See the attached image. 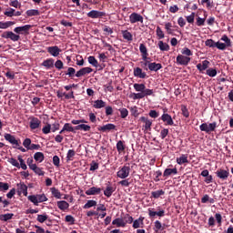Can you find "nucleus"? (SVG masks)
Segmentation results:
<instances>
[{
    "label": "nucleus",
    "instance_id": "7ed1b4c3",
    "mask_svg": "<svg viewBox=\"0 0 233 233\" xmlns=\"http://www.w3.org/2000/svg\"><path fill=\"white\" fill-rule=\"evenodd\" d=\"M117 177L120 179H127L130 176V167L124 166L116 173Z\"/></svg>",
    "mask_w": 233,
    "mask_h": 233
},
{
    "label": "nucleus",
    "instance_id": "58836bf2",
    "mask_svg": "<svg viewBox=\"0 0 233 233\" xmlns=\"http://www.w3.org/2000/svg\"><path fill=\"white\" fill-rule=\"evenodd\" d=\"M161 196H165V191L163 189L151 192V198H154L155 199L161 198Z\"/></svg>",
    "mask_w": 233,
    "mask_h": 233
},
{
    "label": "nucleus",
    "instance_id": "338daca9",
    "mask_svg": "<svg viewBox=\"0 0 233 233\" xmlns=\"http://www.w3.org/2000/svg\"><path fill=\"white\" fill-rule=\"evenodd\" d=\"M14 13H15V9L9 8L4 13V15H6L7 17H14Z\"/></svg>",
    "mask_w": 233,
    "mask_h": 233
},
{
    "label": "nucleus",
    "instance_id": "680f3d73",
    "mask_svg": "<svg viewBox=\"0 0 233 233\" xmlns=\"http://www.w3.org/2000/svg\"><path fill=\"white\" fill-rule=\"evenodd\" d=\"M154 94V90L152 89H147V87L143 90V92L141 93V95L143 96V97H147V96H152Z\"/></svg>",
    "mask_w": 233,
    "mask_h": 233
},
{
    "label": "nucleus",
    "instance_id": "2eb2a0df",
    "mask_svg": "<svg viewBox=\"0 0 233 233\" xmlns=\"http://www.w3.org/2000/svg\"><path fill=\"white\" fill-rule=\"evenodd\" d=\"M92 72H94V69L91 67H83L76 72V77H83V76H86V74H92Z\"/></svg>",
    "mask_w": 233,
    "mask_h": 233
},
{
    "label": "nucleus",
    "instance_id": "ea45409f",
    "mask_svg": "<svg viewBox=\"0 0 233 233\" xmlns=\"http://www.w3.org/2000/svg\"><path fill=\"white\" fill-rule=\"evenodd\" d=\"M92 207H97V201L96 200H87V202L83 206V208L86 210L92 208Z\"/></svg>",
    "mask_w": 233,
    "mask_h": 233
},
{
    "label": "nucleus",
    "instance_id": "5fc2aeb1",
    "mask_svg": "<svg viewBox=\"0 0 233 233\" xmlns=\"http://www.w3.org/2000/svg\"><path fill=\"white\" fill-rule=\"evenodd\" d=\"M38 203H45V201H48V198H46V195L41 194L36 195Z\"/></svg>",
    "mask_w": 233,
    "mask_h": 233
},
{
    "label": "nucleus",
    "instance_id": "864d4df0",
    "mask_svg": "<svg viewBox=\"0 0 233 233\" xmlns=\"http://www.w3.org/2000/svg\"><path fill=\"white\" fill-rule=\"evenodd\" d=\"M122 219L124 220L126 225L127 223H128L129 225L134 223V218H132V216H130L129 214H126Z\"/></svg>",
    "mask_w": 233,
    "mask_h": 233
},
{
    "label": "nucleus",
    "instance_id": "72a5a7b5",
    "mask_svg": "<svg viewBox=\"0 0 233 233\" xmlns=\"http://www.w3.org/2000/svg\"><path fill=\"white\" fill-rule=\"evenodd\" d=\"M14 25H15V22H0V29L6 30V28H10V26H14Z\"/></svg>",
    "mask_w": 233,
    "mask_h": 233
},
{
    "label": "nucleus",
    "instance_id": "6e6552de",
    "mask_svg": "<svg viewBox=\"0 0 233 233\" xmlns=\"http://www.w3.org/2000/svg\"><path fill=\"white\" fill-rule=\"evenodd\" d=\"M190 61H191L190 56H186L185 55H178L177 56V64L182 66H187Z\"/></svg>",
    "mask_w": 233,
    "mask_h": 233
},
{
    "label": "nucleus",
    "instance_id": "37998d69",
    "mask_svg": "<svg viewBox=\"0 0 233 233\" xmlns=\"http://www.w3.org/2000/svg\"><path fill=\"white\" fill-rule=\"evenodd\" d=\"M144 219V218H139L138 219L133 220V228H140Z\"/></svg>",
    "mask_w": 233,
    "mask_h": 233
},
{
    "label": "nucleus",
    "instance_id": "f8f14e48",
    "mask_svg": "<svg viewBox=\"0 0 233 233\" xmlns=\"http://www.w3.org/2000/svg\"><path fill=\"white\" fill-rule=\"evenodd\" d=\"M5 141H8V143H10L11 145H15V147H20L21 142L17 139H15V137L6 133L4 136Z\"/></svg>",
    "mask_w": 233,
    "mask_h": 233
},
{
    "label": "nucleus",
    "instance_id": "4468645a",
    "mask_svg": "<svg viewBox=\"0 0 233 233\" xmlns=\"http://www.w3.org/2000/svg\"><path fill=\"white\" fill-rule=\"evenodd\" d=\"M29 127L31 130H36V128H39L41 127V120H39V118L37 117H31Z\"/></svg>",
    "mask_w": 233,
    "mask_h": 233
},
{
    "label": "nucleus",
    "instance_id": "aec40b11",
    "mask_svg": "<svg viewBox=\"0 0 233 233\" xmlns=\"http://www.w3.org/2000/svg\"><path fill=\"white\" fill-rule=\"evenodd\" d=\"M110 130H116V125L114 124H106L105 126L99 127V132H110Z\"/></svg>",
    "mask_w": 233,
    "mask_h": 233
},
{
    "label": "nucleus",
    "instance_id": "052dcab7",
    "mask_svg": "<svg viewBox=\"0 0 233 233\" xmlns=\"http://www.w3.org/2000/svg\"><path fill=\"white\" fill-rule=\"evenodd\" d=\"M46 219H48V215H46V214H45V215H37L36 220L39 223H45V221H46Z\"/></svg>",
    "mask_w": 233,
    "mask_h": 233
},
{
    "label": "nucleus",
    "instance_id": "79ce46f5",
    "mask_svg": "<svg viewBox=\"0 0 233 233\" xmlns=\"http://www.w3.org/2000/svg\"><path fill=\"white\" fill-rule=\"evenodd\" d=\"M87 61L89 65H92V66H95V68H97V66H99V62H97V59H96V56L87 57Z\"/></svg>",
    "mask_w": 233,
    "mask_h": 233
},
{
    "label": "nucleus",
    "instance_id": "3c124183",
    "mask_svg": "<svg viewBox=\"0 0 233 233\" xmlns=\"http://www.w3.org/2000/svg\"><path fill=\"white\" fill-rule=\"evenodd\" d=\"M181 54H182V56H186V57H190L193 56L192 51L188 47H184L181 50Z\"/></svg>",
    "mask_w": 233,
    "mask_h": 233
},
{
    "label": "nucleus",
    "instance_id": "a19ab883",
    "mask_svg": "<svg viewBox=\"0 0 233 233\" xmlns=\"http://www.w3.org/2000/svg\"><path fill=\"white\" fill-rule=\"evenodd\" d=\"M93 106L94 108H105V106H106V103L103 100H96Z\"/></svg>",
    "mask_w": 233,
    "mask_h": 233
},
{
    "label": "nucleus",
    "instance_id": "bb28decb",
    "mask_svg": "<svg viewBox=\"0 0 233 233\" xmlns=\"http://www.w3.org/2000/svg\"><path fill=\"white\" fill-rule=\"evenodd\" d=\"M177 165H185L188 163V155L182 154L179 157H177Z\"/></svg>",
    "mask_w": 233,
    "mask_h": 233
},
{
    "label": "nucleus",
    "instance_id": "49530a36",
    "mask_svg": "<svg viewBox=\"0 0 233 233\" xmlns=\"http://www.w3.org/2000/svg\"><path fill=\"white\" fill-rule=\"evenodd\" d=\"M165 28L169 35H174V29H172V23L167 22L165 24Z\"/></svg>",
    "mask_w": 233,
    "mask_h": 233
},
{
    "label": "nucleus",
    "instance_id": "9b49d317",
    "mask_svg": "<svg viewBox=\"0 0 233 233\" xmlns=\"http://www.w3.org/2000/svg\"><path fill=\"white\" fill-rule=\"evenodd\" d=\"M16 187L18 196H21V194H23L25 197L28 196V187L25 183L20 182L19 184L16 185Z\"/></svg>",
    "mask_w": 233,
    "mask_h": 233
},
{
    "label": "nucleus",
    "instance_id": "8fccbe9b",
    "mask_svg": "<svg viewBox=\"0 0 233 233\" xmlns=\"http://www.w3.org/2000/svg\"><path fill=\"white\" fill-rule=\"evenodd\" d=\"M116 150L119 154L125 152V143L123 141L120 140L116 143Z\"/></svg>",
    "mask_w": 233,
    "mask_h": 233
},
{
    "label": "nucleus",
    "instance_id": "603ef678",
    "mask_svg": "<svg viewBox=\"0 0 233 233\" xmlns=\"http://www.w3.org/2000/svg\"><path fill=\"white\" fill-rule=\"evenodd\" d=\"M205 45L206 46H209V48H214L215 46L218 48V42H214L212 39L206 40Z\"/></svg>",
    "mask_w": 233,
    "mask_h": 233
},
{
    "label": "nucleus",
    "instance_id": "c85d7f7f",
    "mask_svg": "<svg viewBox=\"0 0 233 233\" xmlns=\"http://www.w3.org/2000/svg\"><path fill=\"white\" fill-rule=\"evenodd\" d=\"M91 127L86 124H80L75 127V130H83V132H90Z\"/></svg>",
    "mask_w": 233,
    "mask_h": 233
},
{
    "label": "nucleus",
    "instance_id": "2f4dec72",
    "mask_svg": "<svg viewBox=\"0 0 233 233\" xmlns=\"http://www.w3.org/2000/svg\"><path fill=\"white\" fill-rule=\"evenodd\" d=\"M121 34L126 41H133L134 36L132 35V33H130L128 30H122Z\"/></svg>",
    "mask_w": 233,
    "mask_h": 233
},
{
    "label": "nucleus",
    "instance_id": "c9c22d12",
    "mask_svg": "<svg viewBox=\"0 0 233 233\" xmlns=\"http://www.w3.org/2000/svg\"><path fill=\"white\" fill-rule=\"evenodd\" d=\"M34 159L38 163H43L45 161V154L43 152H36L34 155Z\"/></svg>",
    "mask_w": 233,
    "mask_h": 233
},
{
    "label": "nucleus",
    "instance_id": "774afa93",
    "mask_svg": "<svg viewBox=\"0 0 233 233\" xmlns=\"http://www.w3.org/2000/svg\"><path fill=\"white\" fill-rule=\"evenodd\" d=\"M167 136H168V129L164 128L160 131V137L161 139H165V137H167Z\"/></svg>",
    "mask_w": 233,
    "mask_h": 233
},
{
    "label": "nucleus",
    "instance_id": "5701e85b",
    "mask_svg": "<svg viewBox=\"0 0 233 233\" xmlns=\"http://www.w3.org/2000/svg\"><path fill=\"white\" fill-rule=\"evenodd\" d=\"M177 174V168H166L163 173L164 177H168L170 176H176Z\"/></svg>",
    "mask_w": 233,
    "mask_h": 233
},
{
    "label": "nucleus",
    "instance_id": "0eeeda50",
    "mask_svg": "<svg viewBox=\"0 0 233 233\" xmlns=\"http://www.w3.org/2000/svg\"><path fill=\"white\" fill-rule=\"evenodd\" d=\"M217 177L218 179H222V181H227L228 179V177L230 176V171L228 169H218L216 172Z\"/></svg>",
    "mask_w": 233,
    "mask_h": 233
},
{
    "label": "nucleus",
    "instance_id": "f3484780",
    "mask_svg": "<svg viewBox=\"0 0 233 233\" xmlns=\"http://www.w3.org/2000/svg\"><path fill=\"white\" fill-rule=\"evenodd\" d=\"M56 207H58L59 210H62L65 212L66 210H68L70 208V204L65 200H60L56 202Z\"/></svg>",
    "mask_w": 233,
    "mask_h": 233
},
{
    "label": "nucleus",
    "instance_id": "bf43d9fd",
    "mask_svg": "<svg viewBox=\"0 0 233 233\" xmlns=\"http://www.w3.org/2000/svg\"><path fill=\"white\" fill-rule=\"evenodd\" d=\"M10 188L8 183L0 182V192H6Z\"/></svg>",
    "mask_w": 233,
    "mask_h": 233
},
{
    "label": "nucleus",
    "instance_id": "13d9d810",
    "mask_svg": "<svg viewBox=\"0 0 233 233\" xmlns=\"http://www.w3.org/2000/svg\"><path fill=\"white\" fill-rule=\"evenodd\" d=\"M8 163L13 165V167H15L16 168H21V166L19 165V162L14 157L9 158Z\"/></svg>",
    "mask_w": 233,
    "mask_h": 233
},
{
    "label": "nucleus",
    "instance_id": "de8ad7c7",
    "mask_svg": "<svg viewBox=\"0 0 233 233\" xmlns=\"http://www.w3.org/2000/svg\"><path fill=\"white\" fill-rule=\"evenodd\" d=\"M27 199L31 201L35 207L39 206V202L37 200V195H31L27 197Z\"/></svg>",
    "mask_w": 233,
    "mask_h": 233
},
{
    "label": "nucleus",
    "instance_id": "f03ea898",
    "mask_svg": "<svg viewBox=\"0 0 233 233\" xmlns=\"http://www.w3.org/2000/svg\"><path fill=\"white\" fill-rule=\"evenodd\" d=\"M218 127V123L213 122V123H203L202 125L199 126V129L201 132H206V134H210V132H214L216 130V127Z\"/></svg>",
    "mask_w": 233,
    "mask_h": 233
},
{
    "label": "nucleus",
    "instance_id": "393cba45",
    "mask_svg": "<svg viewBox=\"0 0 233 233\" xmlns=\"http://www.w3.org/2000/svg\"><path fill=\"white\" fill-rule=\"evenodd\" d=\"M64 132H73L76 133V127H72L70 123H66L62 128V130L59 132V134H64Z\"/></svg>",
    "mask_w": 233,
    "mask_h": 233
},
{
    "label": "nucleus",
    "instance_id": "e433bc0d",
    "mask_svg": "<svg viewBox=\"0 0 233 233\" xmlns=\"http://www.w3.org/2000/svg\"><path fill=\"white\" fill-rule=\"evenodd\" d=\"M42 66L46 68H54V59L48 58L42 63Z\"/></svg>",
    "mask_w": 233,
    "mask_h": 233
},
{
    "label": "nucleus",
    "instance_id": "7c9ffc66",
    "mask_svg": "<svg viewBox=\"0 0 233 233\" xmlns=\"http://www.w3.org/2000/svg\"><path fill=\"white\" fill-rule=\"evenodd\" d=\"M157 45H158V48H159V50H161V52H168V50H170V46H168V44H167L163 41H159Z\"/></svg>",
    "mask_w": 233,
    "mask_h": 233
},
{
    "label": "nucleus",
    "instance_id": "a211bd4d",
    "mask_svg": "<svg viewBox=\"0 0 233 233\" xmlns=\"http://www.w3.org/2000/svg\"><path fill=\"white\" fill-rule=\"evenodd\" d=\"M101 194V187H92L86 191V196H97Z\"/></svg>",
    "mask_w": 233,
    "mask_h": 233
},
{
    "label": "nucleus",
    "instance_id": "4c0bfd02",
    "mask_svg": "<svg viewBox=\"0 0 233 233\" xmlns=\"http://www.w3.org/2000/svg\"><path fill=\"white\" fill-rule=\"evenodd\" d=\"M27 17H34L35 15H41V13L37 9H30L25 12Z\"/></svg>",
    "mask_w": 233,
    "mask_h": 233
},
{
    "label": "nucleus",
    "instance_id": "a18cd8bd",
    "mask_svg": "<svg viewBox=\"0 0 233 233\" xmlns=\"http://www.w3.org/2000/svg\"><path fill=\"white\" fill-rule=\"evenodd\" d=\"M13 218H14V213H6L4 215H0L1 221H9V219H12Z\"/></svg>",
    "mask_w": 233,
    "mask_h": 233
},
{
    "label": "nucleus",
    "instance_id": "1a4fd4ad",
    "mask_svg": "<svg viewBox=\"0 0 233 233\" xmlns=\"http://www.w3.org/2000/svg\"><path fill=\"white\" fill-rule=\"evenodd\" d=\"M139 121L144 123L143 125L144 130H146L147 132L152 130V120H150L148 117L141 116L139 118Z\"/></svg>",
    "mask_w": 233,
    "mask_h": 233
},
{
    "label": "nucleus",
    "instance_id": "b1692460",
    "mask_svg": "<svg viewBox=\"0 0 233 233\" xmlns=\"http://www.w3.org/2000/svg\"><path fill=\"white\" fill-rule=\"evenodd\" d=\"M161 68H163V66L161 64H157L156 62L148 64V69L151 72H157V70H161Z\"/></svg>",
    "mask_w": 233,
    "mask_h": 233
},
{
    "label": "nucleus",
    "instance_id": "412c9836",
    "mask_svg": "<svg viewBox=\"0 0 233 233\" xmlns=\"http://www.w3.org/2000/svg\"><path fill=\"white\" fill-rule=\"evenodd\" d=\"M161 119L166 125H168L169 127H172L174 125V120L172 119V116L168 114H163L161 116Z\"/></svg>",
    "mask_w": 233,
    "mask_h": 233
},
{
    "label": "nucleus",
    "instance_id": "0e129e2a",
    "mask_svg": "<svg viewBox=\"0 0 233 233\" xmlns=\"http://www.w3.org/2000/svg\"><path fill=\"white\" fill-rule=\"evenodd\" d=\"M157 35L158 39L165 38V33H163V30L159 26L157 27Z\"/></svg>",
    "mask_w": 233,
    "mask_h": 233
},
{
    "label": "nucleus",
    "instance_id": "6ab92c4d",
    "mask_svg": "<svg viewBox=\"0 0 233 233\" xmlns=\"http://www.w3.org/2000/svg\"><path fill=\"white\" fill-rule=\"evenodd\" d=\"M133 74L135 77H139L140 79H145V77H147V73L143 72V69L140 67L134 68Z\"/></svg>",
    "mask_w": 233,
    "mask_h": 233
},
{
    "label": "nucleus",
    "instance_id": "4d7b16f0",
    "mask_svg": "<svg viewBox=\"0 0 233 233\" xmlns=\"http://www.w3.org/2000/svg\"><path fill=\"white\" fill-rule=\"evenodd\" d=\"M74 156H76V151H74V149H69L66 155V160L72 161V159L74 158Z\"/></svg>",
    "mask_w": 233,
    "mask_h": 233
},
{
    "label": "nucleus",
    "instance_id": "e2e57ef3",
    "mask_svg": "<svg viewBox=\"0 0 233 233\" xmlns=\"http://www.w3.org/2000/svg\"><path fill=\"white\" fill-rule=\"evenodd\" d=\"M52 130V125L46 124L43 128L42 132L43 134H50V131Z\"/></svg>",
    "mask_w": 233,
    "mask_h": 233
},
{
    "label": "nucleus",
    "instance_id": "423d86ee",
    "mask_svg": "<svg viewBox=\"0 0 233 233\" xmlns=\"http://www.w3.org/2000/svg\"><path fill=\"white\" fill-rule=\"evenodd\" d=\"M106 15V13L98 10H92L87 13V17H90V19H101V17H105Z\"/></svg>",
    "mask_w": 233,
    "mask_h": 233
},
{
    "label": "nucleus",
    "instance_id": "ddd939ff",
    "mask_svg": "<svg viewBox=\"0 0 233 233\" xmlns=\"http://www.w3.org/2000/svg\"><path fill=\"white\" fill-rule=\"evenodd\" d=\"M47 52L50 54V56H53V57H57L59 54H61L62 50L57 46H49L47 47Z\"/></svg>",
    "mask_w": 233,
    "mask_h": 233
},
{
    "label": "nucleus",
    "instance_id": "c756f323",
    "mask_svg": "<svg viewBox=\"0 0 233 233\" xmlns=\"http://www.w3.org/2000/svg\"><path fill=\"white\" fill-rule=\"evenodd\" d=\"M208 15H207V12H204V17L201 18L199 16L197 17L196 25L197 26H205V21H207V17Z\"/></svg>",
    "mask_w": 233,
    "mask_h": 233
},
{
    "label": "nucleus",
    "instance_id": "4be33fe9",
    "mask_svg": "<svg viewBox=\"0 0 233 233\" xmlns=\"http://www.w3.org/2000/svg\"><path fill=\"white\" fill-rule=\"evenodd\" d=\"M139 50L142 54L143 61H147V59H148V51L147 50V46H145L144 44H140Z\"/></svg>",
    "mask_w": 233,
    "mask_h": 233
},
{
    "label": "nucleus",
    "instance_id": "f257e3e1",
    "mask_svg": "<svg viewBox=\"0 0 233 233\" xmlns=\"http://www.w3.org/2000/svg\"><path fill=\"white\" fill-rule=\"evenodd\" d=\"M220 41H224V43L217 42V48L218 50H226L227 48H230V46H232V41L227 35H222Z\"/></svg>",
    "mask_w": 233,
    "mask_h": 233
},
{
    "label": "nucleus",
    "instance_id": "69168bd1",
    "mask_svg": "<svg viewBox=\"0 0 233 233\" xmlns=\"http://www.w3.org/2000/svg\"><path fill=\"white\" fill-rule=\"evenodd\" d=\"M119 112H120V116L122 117V119H125V117L128 116V109L127 108L119 109Z\"/></svg>",
    "mask_w": 233,
    "mask_h": 233
},
{
    "label": "nucleus",
    "instance_id": "39448f33",
    "mask_svg": "<svg viewBox=\"0 0 233 233\" xmlns=\"http://www.w3.org/2000/svg\"><path fill=\"white\" fill-rule=\"evenodd\" d=\"M2 37L4 39H11V41L16 42L21 39V36L19 35L15 34L12 31H5L2 34Z\"/></svg>",
    "mask_w": 233,
    "mask_h": 233
},
{
    "label": "nucleus",
    "instance_id": "cd10ccee",
    "mask_svg": "<svg viewBox=\"0 0 233 233\" xmlns=\"http://www.w3.org/2000/svg\"><path fill=\"white\" fill-rule=\"evenodd\" d=\"M114 192H116V188L112 186H107L104 190V196H106V198H111Z\"/></svg>",
    "mask_w": 233,
    "mask_h": 233
},
{
    "label": "nucleus",
    "instance_id": "6e6d98bb",
    "mask_svg": "<svg viewBox=\"0 0 233 233\" xmlns=\"http://www.w3.org/2000/svg\"><path fill=\"white\" fill-rule=\"evenodd\" d=\"M66 222L69 223V225H75L76 218L72 215H66Z\"/></svg>",
    "mask_w": 233,
    "mask_h": 233
},
{
    "label": "nucleus",
    "instance_id": "c03bdc74",
    "mask_svg": "<svg viewBox=\"0 0 233 233\" xmlns=\"http://www.w3.org/2000/svg\"><path fill=\"white\" fill-rule=\"evenodd\" d=\"M133 86H134L136 92H140V94L143 93V91L147 88L145 84H134Z\"/></svg>",
    "mask_w": 233,
    "mask_h": 233
},
{
    "label": "nucleus",
    "instance_id": "473e14b6",
    "mask_svg": "<svg viewBox=\"0 0 233 233\" xmlns=\"http://www.w3.org/2000/svg\"><path fill=\"white\" fill-rule=\"evenodd\" d=\"M31 170L33 172H35L36 174V176H45V171L43 170V167H37V164H35V166H33V167L31 168Z\"/></svg>",
    "mask_w": 233,
    "mask_h": 233
},
{
    "label": "nucleus",
    "instance_id": "9d476101",
    "mask_svg": "<svg viewBox=\"0 0 233 233\" xmlns=\"http://www.w3.org/2000/svg\"><path fill=\"white\" fill-rule=\"evenodd\" d=\"M129 23H131V25H135V23H143V15L137 13H132L129 15Z\"/></svg>",
    "mask_w": 233,
    "mask_h": 233
},
{
    "label": "nucleus",
    "instance_id": "dca6fc26",
    "mask_svg": "<svg viewBox=\"0 0 233 233\" xmlns=\"http://www.w3.org/2000/svg\"><path fill=\"white\" fill-rule=\"evenodd\" d=\"M210 66V62L208 60L202 61L201 64L197 65L198 70L200 72V74H203L207 68Z\"/></svg>",
    "mask_w": 233,
    "mask_h": 233
},
{
    "label": "nucleus",
    "instance_id": "a878e982",
    "mask_svg": "<svg viewBox=\"0 0 233 233\" xmlns=\"http://www.w3.org/2000/svg\"><path fill=\"white\" fill-rule=\"evenodd\" d=\"M112 225H115L117 228H119V227L125 228V227H127V222H125V220L123 218H117L112 221Z\"/></svg>",
    "mask_w": 233,
    "mask_h": 233
},
{
    "label": "nucleus",
    "instance_id": "f704fd0d",
    "mask_svg": "<svg viewBox=\"0 0 233 233\" xmlns=\"http://www.w3.org/2000/svg\"><path fill=\"white\" fill-rule=\"evenodd\" d=\"M50 191L54 198H56V199H61L63 195L61 194V191H59V189L56 187H51Z\"/></svg>",
    "mask_w": 233,
    "mask_h": 233
},
{
    "label": "nucleus",
    "instance_id": "09e8293b",
    "mask_svg": "<svg viewBox=\"0 0 233 233\" xmlns=\"http://www.w3.org/2000/svg\"><path fill=\"white\" fill-rule=\"evenodd\" d=\"M206 74L209 77H216V76H218V70H216L214 68H208L206 70Z\"/></svg>",
    "mask_w": 233,
    "mask_h": 233
},
{
    "label": "nucleus",
    "instance_id": "20e7f679",
    "mask_svg": "<svg viewBox=\"0 0 233 233\" xmlns=\"http://www.w3.org/2000/svg\"><path fill=\"white\" fill-rule=\"evenodd\" d=\"M30 28H32L31 25L17 26L14 29V33L15 34H20L22 35H28V34H30Z\"/></svg>",
    "mask_w": 233,
    "mask_h": 233
}]
</instances>
